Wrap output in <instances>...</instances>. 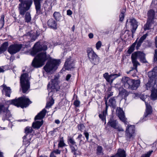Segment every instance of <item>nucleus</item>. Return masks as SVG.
Here are the masks:
<instances>
[{
  "instance_id": "f257e3e1",
  "label": "nucleus",
  "mask_w": 157,
  "mask_h": 157,
  "mask_svg": "<svg viewBox=\"0 0 157 157\" xmlns=\"http://www.w3.org/2000/svg\"><path fill=\"white\" fill-rule=\"evenodd\" d=\"M50 58L49 56L47 55L45 52L40 53L34 58L32 63V65L36 68L40 67L43 66L44 62Z\"/></svg>"
},
{
  "instance_id": "f03ea898",
  "label": "nucleus",
  "mask_w": 157,
  "mask_h": 157,
  "mask_svg": "<svg viewBox=\"0 0 157 157\" xmlns=\"http://www.w3.org/2000/svg\"><path fill=\"white\" fill-rule=\"evenodd\" d=\"M140 59L141 62L145 63L147 61L145 58V55L142 52H138L133 53L131 56L132 61L133 64L134 69L137 71V68L138 66L140 65L139 62L137 60V58Z\"/></svg>"
},
{
  "instance_id": "7ed1b4c3",
  "label": "nucleus",
  "mask_w": 157,
  "mask_h": 157,
  "mask_svg": "<svg viewBox=\"0 0 157 157\" xmlns=\"http://www.w3.org/2000/svg\"><path fill=\"white\" fill-rule=\"evenodd\" d=\"M46 112V110L44 109L36 116L35 118V121L32 125L33 128L36 129L40 128L43 124L42 119L45 116Z\"/></svg>"
},
{
  "instance_id": "20e7f679",
  "label": "nucleus",
  "mask_w": 157,
  "mask_h": 157,
  "mask_svg": "<svg viewBox=\"0 0 157 157\" xmlns=\"http://www.w3.org/2000/svg\"><path fill=\"white\" fill-rule=\"evenodd\" d=\"M29 99L25 96H23L17 99L11 100L10 101V104L13 105L17 107L22 108L26 107L29 105Z\"/></svg>"
},
{
  "instance_id": "39448f33",
  "label": "nucleus",
  "mask_w": 157,
  "mask_h": 157,
  "mask_svg": "<svg viewBox=\"0 0 157 157\" xmlns=\"http://www.w3.org/2000/svg\"><path fill=\"white\" fill-rule=\"evenodd\" d=\"M59 62V60L55 59L51 60L47 62L44 68L46 72L52 73L57 69Z\"/></svg>"
},
{
  "instance_id": "423d86ee",
  "label": "nucleus",
  "mask_w": 157,
  "mask_h": 157,
  "mask_svg": "<svg viewBox=\"0 0 157 157\" xmlns=\"http://www.w3.org/2000/svg\"><path fill=\"white\" fill-rule=\"evenodd\" d=\"M20 80L22 92L24 93H26L29 87L28 74L24 73L21 75Z\"/></svg>"
},
{
  "instance_id": "0eeeda50",
  "label": "nucleus",
  "mask_w": 157,
  "mask_h": 157,
  "mask_svg": "<svg viewBox=\"0 0 157 157\" xmlns=\"http://www.w3.org/2000/svg\"><path fill=\"white\" fill-rule=\"evenodd\" d=\"M20 2L18 9L20 14L24 15L29 9V0H19Z\"/></svg>"
},
{
  "instance_id": "6e6552de",
  "label": "nucleus",
  "mask_w": 157,
  "mask_h": 157,
  "mask_svg": "<svg viewBox=\"0 0 157 157\" xmlns=\"http://www.w3.org/2000/svg\"><path fill=\"white\" fill-rule=\"evenodd\" d=\"M47 45L48 43L47 42H44L40 44V42H38L34 45L33 52L36 54L40 51H45L47 49Z\"/></svg>"
},
{
  "instance_id": "1a4fd4ad",
  "label": "nucleus",
  "mask_w": 157,
  "mask_h": 157,
  "mask_svg": "<svg viewBox=\"0 0 157 157\" xmlns=\"http://www.w3.org/2000/svg\"><path fill=\"white\" fill-rule=\"evenodd\" d=\"M107 125L111 127L117 129L119 132H123L124 129L120 126L119 125L118 122L115 120L112 117L110 118L107 123Z\"/></svg>"
},
{
  "instance_id": "9d476101",
  "label": "nucleus",
  "mask_w": 157,
  "mask_h": 157,
  "mask_svg": "<svg viewBox=\"0 0 157 157\" xmlns=\"http://www.w3.org/2000/svg\"><path fill=\"white\" fill-rule=\"evenodd\" d=\"M126 130L125 137L126 139L128 141L133 140L135 137V127L133 125H128Z\"/></svg>"
},
{
  "instance_id": "9b49d317",
  "label": "nucleus",
  "mask_w": 157,
  "mask_h": 157,
  "mask_svg": "<svg viewBox=\"0 0 157 157\" xmlns=\"http://www.w3.org/2000/svg\"><path fill=\"white\" fill-rule=\"evenodd\" d=\"M87 54L91 62L94 64H98L99 61V57L97 55L94 53L92 50H87Z\"/></svg>"
},
{
  "instance_id": "f8f14e48",
  "label": "nucleus",
  "mask_w": 157,
  "mask_h": 157,
  "mask_svg": "<svg viewBox=\"0 0 157 157\" xmlns=\"http://www.w3.org/2000/svg\"><path fill=\"white\" fill-rule=\"evenodd\" d=\"M145 103L146 107V111L143 118H141L140 120V122H143L144 121L148 120L150 117V115L152 113L151 106L149 105L146 102H145Z\"/></svg>"
},
{
  "instance_id": "ddd939ff",
  "label": "nucleus",
  "mask_w": 157,
  "mask_h": 157,
  "mask_svg": "<svg viewBox=\"0 0 157 157\" xmlns=\"http://www.w3.org/2000/svg\"><path fill=\"white\" fill-rule=\"evenodd\" d=\"M22 44H15L10 46L8 52L11 54H14L19 52L22 47Z\"/></svg>"
},
{
  "instance_id": "4468645a",
  "label": "nucleus",
  "mask_w": 157,
  "mask_h": 157,
  "mask_svg": "<svg viewBox=\"0 0 157 157\" xmlns=\"http://www.w3.org/2000/svg\"><path fill=\"white\" fill-rule=\"evenodd\" d=\"M121 75V74L118 73V74H112L109 75L108 73H105L103 74V77L107 82L112 83L113 81L116 78Z\"/></svg>"
},
{
  "instance_id": "2eb2a0df",
  "label": "nucleus",
  "mask_w": 157,
  "mask_h": 157,
  "mask_svg": "<svg viewBox=\"0 0 157 157\" xmlns=\"http://www.w3.org/2000/svg\"><path fill=\"white\" fill-rule=\"evenodd\" d=\"M44 0H33L36 11V14L39 15L43 13L42 10L41 9V3Z\"/></svg>"
},
{
  "instance_id": "dca6fc26",
  "label": "nucleus",
  "mask_w": 157,
  "mask_h": 157,
  "mask_svg": "<svg viewBox=\"0 0 157 157\" xmlns=\"http://www.w3.org/2000/svg\"><path fill=\"white\" fill-rule=\"evenodd\" d=\"M122 82L125 88L131 89V86L132 84V79L128 77H124L122 78Z\"/></svg>"
},
{
  "instance_id": "f3484780",
  "label": "nucleus",
  "mask_w": 157,
  "mask_h": 157,
  "mask_svg": "<svg viewBox=\"0 0 157 157\" xmlns=\"http://www.w3.org/2000/svg\"><path fill=\"white\" fill-rule=\"evenodd\" d=\"M54 80L52 79L51 82H52V83L51 84V86H50L49 84H48V91H50V92L53 90V91H57L59 89V86L57 82H56L54 83Z\"/></svg>"
},
{
  "instance_id": "a211bd4d",
  "label": "nucleus",
  "mask_w": 157,
  "mask_h": 157,
  "mask_svg": "<svg viewBox=\"0 0 157 157\" xmlns=\"http://www.w3.org/2000/svg\"><path fill=\"white\" fill-rule=\"evenodd\" d=\"M116 112L121 120L125 124H127V119L125 117L124 113L121 109L120 108H117Z\"/></svg>"
},
{
  "instance_id": "6ab92c4d",
  "label": "nucleus",
  "mask_w": 157,
  "mask_h": 157,
  "mask_svg": "<svg viewBox=\"0 0 157 157\" xmlns=\"http://www.w3.org/2000/svg\"><path fill=\"white\" fill-rule=\"evenodd\" d=\"M129 23H130L131 26L132 27L131 30L132 35L133 36L138 26L137 22L134 18H130L129 20Z\"/></svg>"
},
{
  "instance_id": "aec40b11",
  "label": "nucleus",
  "mask_w": 157,
  "mask_h": 157,
  "mask_svg": "<svg viewBox=\"0 0 157 157\" xmlns=\"http://www.w3.org/2000/svg\"><path fill=\"white\" fill-rule=\"evenodd\" d=\"M2 88V92L3 94L5 95L6 96L10 97L11 93V90L9 87L7 86L4 84L1 86Z\"/></svg>"
},
{
  "instance_id": "412c9836",
  "label": "nucleus",
  "mask_w": 157,
  "mask_h": 157,
  "mask_svg": "<svg viewBox=\"0 0 157 157\" xmlns=\"http://www.w3.org/2000/svg\"><path fill=\"white\" fill-rule=\"evenodd\" d=\"M74 64L72 61L70 59H68L64 64L65 69L68 71L71 70L73 67Z\"/></svg>"
},
{
  "instance_id": "4be33fe9",
  "label": "nucleus",
  "mask_w": 157,
  "mask_h": 157,
  "mask_svg": "<svg viewBox=\"0 0 157 157\" xmlns=\"http://www.w3.org/2000/svg\"><path fill=\"white\" fill-rule=\"evenodd\" d=\"M119 90L118 95L122 98L125 99L129 94V93L128 92L122 87L119 88Z\"/></svg>"
},
{
  "instance_id": "5701e85b",
  "label": "nucleus",
  "mask_w": 157,
  "mask_h": 157,
  "mask_svg": "<svg viewBox=\"0 0 157 157\" xmlns=\"http://www.w3.org/2000/svg\"><path fill=\"white\" fill-rule=\"evenodd\" d=\"M5 110L6 111L3 113L2 120L3 121H5V120L10 121V119L12 117L11 114L8 108L5 109Z\"/></svg>"
},
{
  "instance_id": "b1692460",
  "label": "nucleus",
  "mask_w": 157,
  "mask_h": 157,
  "mask_svg": "<svg viewBox=\"0 0 157 157\" xmlns=\"http://www.w3.org/2000/svg\"><path fill=\"white\" fill-rule=\"evenodd\" d=\"M48 26L50 28L54 29L57 28V23L56 21L52 18L50 19L47 22Z\"/></svg>"
},
{
  "instance_id": "393cba45",
  "label": "nucleus",
  "mask_w": 157,
  "mask_h": 157,
  "mask_svg": "<svg viewBox=\"0 0 157 157\" xmlns=\"http://www.w3.org/2000/svg\"><path fill=\"white\" fill-rule=\"evenodd\" d=\"M155 12L152 10H149L147 13V20L153 22V20L155 18Z\"/></svg>"
},
{
  "instance_id": "a878e982",
  "label": "nucleus",
  "mask_w": 157,
  "mask_h": 157,
  "mask_svg": "<svg viewBox=\"0 0 157 157\" xmlns=\"http://www.w3.org/2000/svg\"><path fill=\"white\" fill-rule=\"evenodd\" d=\"M25 132L26 135H25L23 137V144L24 145H26L29 142V139H27V135L29 133V127H27L25 129Z\"/></svg>"
},
{
  "instance_id": "bb28decb",
  "label": "nucleus",
  "mask_w": 157,
  "mask_h": 157,
  "mask_svg": "<svg viewBox=\"0 0 157 157\" xmlns=\"http://www.w3.org/2000/svg\"><path fill=\"white\" fill-rule=\"evenodd\" d=\"M140 80H132V84L131 85V89L132 90H136L140 86Z\"/></svg>"
},
{
  "instance_id": "cd10ccee",
  "label": "nucleus",
  "mask_w": 157,
  "mask_h": 157,
  "mask_svg": "<svg viewBox=\"0 0 157 157\" xmlns=\"http://www.w3.org/2000/svg\"><path fill=\"white\" fill-rule=\"evenodd\" d=\"M151 99L153 100H155L157 98V85L155 84L153 88L151 90Z\"/></svg>"
},
{
  "instance_id": "c85d7f7f",
  "label": "nucleus",
  "mask_w": 157,
  "mask_h": 157,
  "mask_svg": "<svg viewBox=\"0 0 157 157\" xmlns=\"http://www.w3.org/2000/svg\"><path fill=\"white\" fill-rule=\"evenodd\" d=\"M8 46L7 42H4L0 47V54L5 52L7 49V47Z\"/></svg>"
},
{
  "instance_id": "c756f323",
  "label": "nucleus",
  "mask_w": 157,
  "mask_h": 157,
  "mask_svg": "<svg viewBox=\"0 0 157 157\" xmlns=\"http://www.w3.org/2000/svg\"><path fill=\"white\" fill-rule=\"evenodd\" d=\"M54 103V100H53V98L51 96L49 98V100L47 102L45 108H46L48 109L51 107Z\"/></svg>"
},
{
  "instance_id": "7c9ffc66",
  "label": "nucleus",
  "mask_w": 157,
  "mask_h": 157,
  "mask_svg": "<svg viewBox=\"0 0 157 157\" xmlns=\"http://www.w3.org/2000/svg\"><path fill=\"white\" fill-rule=\"evenodd\" d=\"M109 105L110 106L114 108L116 105V101L115 97H113L110 98L109 101Z\"/></svg>"
},
{
  "instance_id": "2f4dec72",
  "label": "nucleus",
  "mask_w": 157,
  "mask_h": 157,
  "mask_svg": "<svg viewBox=\"0 0 157 157\" xmlns=\"http://www.w3.org/2000/svg\"><path fill=\"white\" fill-rule=\"evenodd\" d=\"M117 155L118 157H126V155L124 150L119 149L118 150Z\"/></svg>"
},
{
  "instance_id": "473e14b6",
  "label": "nucleus",
  "mask_w": 157,
  "mask_h": 157,
  "mask_svg": "<svg viewBox=\"0 0 157 157\" xmlns=\"http://www.w3.org/2000/svg\"><path fill=\"white\" fill-rule=\"evenodd\" d=\"M67 142L69 145L71 146H75V147H77L76 143L73 138L71 137H68L67 139Z\"/></svg>"
},
{
  "instance_id": "72a5a7b5",
  "label": "nucleus",
  "mask_w": 157,
  "mask_h": 157,
  "mask_svg": "<svg viewBox=\"0 0 157 157\" xmlns=\"http://www.w3.org/2000/svg\"><path fill=\"white\" fill-rule=\"evenodd\" d=\"M148 75L151 79H153L155 78L157 76V74L152 70L148 73Z\"/></svg>"
},
{
  "instance_id": "f704fd0d",
  "label": "nucleus",
  "mask_w": 157,
  "mask_h": 157,
  "mask_svg": "<svg viewBox=\"0 0 157 157\" xmlns=\"http://www.w3.org/2000/svg\"><path fill=\"white\" fill-rule=\"evenodd\" d=\"M153 23V22L147 20L146 23L144 25V30L145 31L149 29H150L151 25Z\"/></svg>"
},
{
  "instance_id": "c9c22d12",
  "label": "nucleus",
  "mask_w": 157,
  "mask_h": 157,
  "mask_svg": "<svg viewBox=\"0 0 157 157\" xmlns=\"http://www.w3.org/2000/svg\"><path fill=\"white\" fill-rule=\"evenodd\" d=\"M53 15L56 20L59 21L60 20L61 16L59 12H55L53 13Z\"/></svg>"
},
{
  "instance_id": "e433bc0d",
  "label": "nucleus",
  "mask_w": 157,
  "mask_h": 157,
  "mask_svg": "<svg viewBox=\"0 0 157 157\" xmlns=\"http://www.w3.org/2000/svg\"><path fill=\"white\" fill-rule=\"evenodd\" d=\"M4 18L5 16L4 15L2 14L1 16V17L0 19V28H2L4 24Z\"/></svg>"
},
{
  "instance_id": "4c0bfd02",
  "label": "nucleus",
  "mask_w": 157,
  "mask_h": 157,
  "mask_svg": "<svg viewBox=\"0 0 157 157\" xmlns=\"http://www.w3.org/2000/svg\"><path fill=\"white\" fill-rule=\"evenodd\" d=\"M65 146V144L64 143L63 140V137L60 138V140L58 144V147H62Z\"/></svg>"
},
{
  "instance_id": "58836bf2",
  "label": "nucleus",
  "mask_w": 157,
  "mask_h": 157,
  "mask_svg": "<svg viewBox=\"0 0 157 157\" xmlns=\"http://www.w3.org/2000/svg\"><path fill=\"white\" fill-rule=\"evenodd\" d=\"M61 153L60 150L59 149H56L53 150L50 154V157H52V155H55L54 153L56 154H60Z\"/></svg>"
},
{
  "instance_id": "ea45409f",
  "label": "nucleus",
  "mask_w": 157,
  "mask_h": 157,
  "mask_svg": "<svg viewBox=\"0 0 157 157\" xmlns=\"http://www.w3.org/2000/svg\"><path fill=\"white\" fill-rule=\"evenodd\" d=\"M153 152V150L149 151L146 153L142 155L140 157H150Z\"/></svg>"
},
{
  "instance_id": "a19ab883",
  "label": "nucleus",
  "mask_w": 157,
  "mask_h": 157,
  "mask_svg": "<svg viewBox=\"0 0 157 157\" xmlns=\"http://www.w3.org/2000/svg\"><path fill=\"white\" fill-rule=\"evenodd\" d=\"M25 22L28 23L29 22V12H26L25 15Z\"/></svg>"
},
{
  "instance_id": "79ce46f5",
  "label": "nucleus",
  "mask_w": 157,
  "mask_h": 157,
  "mask_svg": "<svg viewBox=\"0 0 157 157\" xmlns=\"http://www.w3.org/2000/svg\"><path fill=\"white\" fill-rule=\"evenodd\" d=\"M107 98H109L112 96L113 95V92L112 90V89L111 88H109L107 90Z\"/></svg>"
},
{
  "instance_id": "37998d69",
  "label": "nucleus",
  "mask_w": 157,
  "mask_h": 157,
  "mask_svg": "<svg viewBox=\"0 0 157 157\" xmlns=\"http://www.w3.org/2000/svg\"><path fill=\"white\" fill-rule=\"evenodd\" d=\"M70 146L71 148V152H73L74 155H75L76 151L77 150V147H75L74 146Z\"/></svg>"
},
{
  "instance_id": "c03bdc74",
  "label": "nucleus",
  "mask_w": 157,
  "mask_h": 157,
  "mask_svg": "<svg viewBox=\"0 0 157 157\" xmlns=\"http://www.w3.org/2000/svg\"><path fill=\"white\" fill-rule=\"evenodd\" d=\"M102 148L101 146H98L97 149V153L98 154H100L102 153Z\"/></svg>"
},
{
  "instance_id": "a18cd8bd",
  "label": "nucleus",
  "mask_w": 157,
  "mask_h": 157,
  "mask_svg": "<svg viewBox=\"0 0 157 157\" xmlns=\"http://www.w3.org/2000/svg\"><path fill=\"white\" fill-rule=\"evenodd\" d=\"M8 108H6L3 105H0V114L2 112L3 113L6 111L5 109H7Z\"/></svg>"
},
{
  "instance_id": "49530a36",
  "label": "nucleus",
  "mask_w": 157,
  "mask_h": 157,
  "mask_svg": "<svg viewBox=\"0 0 157 157\" xmlns=\"http://www.w3.org/2000/svg\"><path fill=\"white\" fill-rule=\"evenodd\" d=\"M101 42L100 41H99L96 44V48L97 50H98L101 47Z\"/></svg>"
},
{
  "instance_id": "de8ad7c7",
  "label": "nucleus",
  "mask_w": 157,
  "mask_h": 157,
  "mask_svg": "<svg viewBox=\"0 0 157 157\" xmlns=\"http://www.w3.org/2000/svg\"><path fill=\"white\" fill-rule=\"evenodd\" d=\"M105 104L106 105V109L105 110H104L102 112V114L103 116H104L105 117L106 115L107 114V108L108 106L107 105V101H105Z\"/></svg>"
},
{
  "instance_id": "09e8293b",
  "label": "nucleus",
  "mask_w": 157,
  "mask_h": 157,
  "mask_svg": "<svg viewBox=\"0 0 157 157\" xmlns=\"http://www.w3.org/2000/svg\"><path fill=\"white\" fill-rule=\"evenodd\" d=\"M147 35V33L145 34L140 38L139 40L143 42V40L146 39Z\"/></svg>"
},
{
  "instance_id": "8fccbe9b",
  "label": "nucleus",
  "mask_w": 157,
  "mask_h": 157,
  "mask_svg": "<svg viewBox=\"0 0 157 157\" xmlns=\"http://www.w3.org/2000/svg\"><path fill=\"white\" fill-rule=\"evenodd\" d=\"M82 136V134H80L78 135V137L76 139L78 140L79 141V145H80L81 142L82 141V140H81V137Z\"/></svg>"
},
{
  "instance_id": "3c124183",
  "label": "nucleus",
  "mask_w": 157,
  "mask_h": 157,
  "mask_svg": "<svg viewBox=\"0 0 157 157\" xmlns=\"http://www.w3.org/2000/svg\"><path fill=\"white\" fill-rule=\"evenodd\" d=\"M80 103V102L79 101L76 100L75 101L74 103V104L76 107H77L79 106Z\"/></svg>"
},
{
  "instance_id": "603ef678",
  "label": "nucleus",
  "mask_w": 157,
  "mask_h": 157,
  "mask_svg": "<svg viewBox=\"0 0 157 157\" xmlns=\"http://www.w3.org/2000/svg\"><path fill=\"white\" fill-rule=\"evenodd\" d=\"M30 37H31V40H30V42H33L36 39V36L35 35L32 36V34H30Z\"/></svg>"
},
{
  "instance_id": "864d4df0",
  "label": "nucleus",
  "mask_w": 157,
  "mask_h": 157,
  "mask_svg": "<svg viewBox=\"0 0 157 157\" xmlns=\"http://www.w3.org/2000/svg\"><path fill=\"white\" fill-rule=\"evenodd\" d=\"M124 14H122V13H121L119 15V18H120V21H122L124 19Z\"/></svg>"
},
{
  "instance_id": "5fc2aeb1",
  "label": "nucleus",
  "mask_w": 157,
  "mask_h": 157,
  "mask_svg": "<svg viewBox=\"0 0 157 157\" xmlns=\"http://www.w3.org/2000/svg\"><path fill=\"white\" fill-rule=\"evenodd\" d=\"M143 42L140 41V40L138 41L137 43H136V48L137 49H138L139 47L141 46V44Z\"/></svg>"
},
{
  "instance_id": "6e6d98bb",
  "label": "nucleus",
  "mask_w": 157,
  "mask_h": 157,
  "mask_svg": "<svg viewBox=\"0 0 157 157\" xmlns=\"http://www.w3.org/2000/svg\"><path fill=\"white\" fill-rule=\"evenodd\" d=\"M99 117L103 121L105 120V117L102 114H99Z\"/></svg>"
},
{
  "instance_id": "4d7b16f0",
  "label": "nucleus",
  "mask_w": 157,
  "mask_h": 157,
  "mask_svg": "<svg viewBox=\"0 0 157 157\" xmlns=\"http://www.w3.org/2000/svg\"><path fill=\"white\" fill-rule=\"evenodd\" d=\"M134 49L130 47V48L128 49V54H131L134 51Z\"/></svg>"
},
{
  "instance_id": "13d9d810",
  "label": "nucleus",
  "mask_w": 157,
  "mask_h": 157,
  "mask_svg": "<svg viewBox=\"0 0 157 157\" xmlns=\"http://www.w3.org/2000/svg\"><path fill=\"white\" fill-rule=\"evenodd\" d=\"M84 134L85 135V137L86 139L87 140H88L89 139V134L87 132H84Z\"/></svg>"
},
{
  "instance_id": "bf43d9fd",
  "label": "nucleus",
  "mask_w": 157,
  "mask_h": 157,
  "mask_svg": "<svg viewBox=\"0 0 157 157\" xmlns=\"http://www.w3.org/2000/svg\"><path fill=\"white\" fill-rule=\"evenodd\" d=\"M71 74H68L66 76V79L67 81H68L71 77Z\"/></svg>"
},
{
  "instance_id": "052dcab7",
  "label": "nucleus",
  "mask_w": 157,
  "mask_h": 157,
  "mask_svg": "<svg viewBox=\"0 0 157 157\" xmlns=\"http://www.w3.org/2000/svg\"><path fill=\"white\" fill-rule=\"evenodd\" d=\"M84 128V126L83 124H81L79 125L78 126V128L81 131H82L83 130Z\"/></svg>"
},
{
  "instance_id": "680f3d73",
  "label": "nucleus",
  "mask_w": 157,
  "mask_h": 157,
  "mask_svg": "<svg viewBox=\"0 0 157 157\" xmlns=\"http://www.w3.org/2000/svg\"><path fill=\"white\" fill-rule=\"evenodd\" d=\"M72 14V11L70 10H68L67 11V14L68 15H71Z\"/></svg>"
},
{
  "instance_id": "e2e57ef3",
  "label": "nucleus",
  "mask_w": 157,
  "mask_h": 157,
  "mask_svg": "<svg viewBox=\"0 0 157 157\" xmlns=\"http://www.w3.org/2000/svg\"><path fill=\"white\" fill-rule=\"evenodd\" d=\"M150 87V84L149 82H148L146 85V88L147 90H148Z\"/></svg>"
},
{
  "instance_id": "0e129e2a",
  "label": "nucleus",
  "mask_w": 157,
  "mask_h": 157,
  "mask_svg": "<svg viewBox=\"0 0 157 157\" xmlns=\"http://www.w3.org/2000/svg\"><path fill=\"white\" fill-rule=\"evenodd\" d=\"M154 56L155 59H156L157 61V49H155V50Z\"/></svg>"
},
{
  "instance_id": "69168bd1",
  "label": "nucleus",
  "mask_w": 157,
  "mask_h": 157,
  "mask_svg": "<svg viewBox=\"0 0 157 157\" xmlns=\"http://www.w3.org/2000/svg\"><path fill=\"white\" fill-rule=\"evenodd\" d=\"M89 37L90 38H92L93 37L94 35L92 33H90L88 35Z\"/></svg>"
},
{
  "instance_id": "338daca9",
  "label": "nucleus",
  "mask_w": 157,
  "mask_h": 157,
  "mask_svg": "<svg viewBox=\"0 0 157 157\" xmlns=\"http://www.w3.org/2000/svg\"><path fill=\"white\" fill-rule=\"evenodd\" d=\"M155 47L157 48V36L155 37Z\"/></svg>"
},
{
  "instance_id": "774afa93",
  "label": "nucleus",
  "mask_w": 157,
  "mask_h": 157,
  "mask_svg": "<svg viewBox=\"0 0 157 157\" xmlns=\"http://www.w3.org/2000/svg\"><path fill=\"white\" fill-rule=\"evenodd\" d=\"M152 70L154 71L157 74V66L154 67Z\"/></svg>"
}]
</instances>
